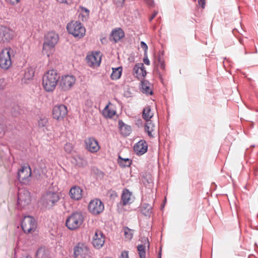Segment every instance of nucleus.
Masks as SVG:
<instances>
[{"label": "nucleus", "mask_w": 258, "mask_h": 258, "mask_svg": "<svg viewBox=\"0 0 258 258\" xmlns=\"http://www.w3.org/2000/svg\"><path fill=\"white\" fill-rule=\"evenodd\" d=\"M67 29L70 34L78 38H81L85 35L86 29L79 21H72L69 23Z\"/></svg>", "instance_id": "4"}, {"label": "nucleus", "mask_w": 258, "mask_h": 258, "mask_svg": "<svg viewBox=\"0 0 258 258\" xmlns=\"http://www.w3.org/2000/svg\"><path fill=\"white\" fill-rule=\"evenodd\" d=\"M84 220L82 213L76 212L72 214L66 220V225L71 230H75L79 228Z\"/></svg>", "instance_id": "3"}, {"label": "nucleus", "mask_w": 258, "mask_h": 258, "mask_svg": "<svg viewBox=\"0 0 258 258\" xmlns=\"http://www.w3.org/2000/svg\"><path fill=\"white\" fill-rule=\"evenodd\" d=\"M73 145L71 143H66V145H64V151L67 153H69V154L71 153L72 152V151H73Z\"/></svg>", "instance_id": "37"}, {"label": "nucleus", "mask_w": 258, "mask_h": 258, "mask_svg": "<svg viewBox=\"0 0 258 258\" xmlns=\"http://www.w3.org/2000/svg\"><path fill=\"white\" fill-rule=\"evenodd\" d=\"M142 211L145 216H149L152 212V206L149 204H144L142 207Z\"/></svg>", "instance_id": "33"}, {"label": "nucleus", "mask_w": 258, "mask_h": 258, "mask_svg": "<svg viewBox=\"0 0 258 258\" xmlns=\"http://www.w3.org/2000/svg\"><path fill=\"white\" fill-rule=\"evenodd\" d=\"M101 60L100 52H95L91 54L87 55L86 61L88 65L91 67H98L100 65Z\"/></svg>", "instance_id": "14"}, {"label": "nucleus", "mask_w": 258, "mask_h": 258, "mask_svg": "<svg viewBox=\"0 0 258 258\" xmlns=\"http://www.w3.org/2000/svg\"><path fill=\"white\" fill-rule=\"evenodd\" d=\"M67 114V107L63 104L56 105L52 109L53 117L57 120H62Z\"/></svg>", "instance_id": "11"}, {"label": "nucleus", "mask_w": 258, "mask_h": 258, "mask_svg": "<svg viewBox=\"0 0 258 258\" xmlns=\"http://www.w3.org/2000/svg\"><path fill=\"white\" fill-rule=\"evenodd\" d=\"M90 251L87 246L83 243H78L74 248L76 258H88Z\"/></svg>", "instance_id": "13"}, {"label": "nucleus", "mask_w": 258, "mask_h": 258, "mask_svg": "<svg viewBox=\"0 0 258 258\" xmlns=\"http://www.w3.org/2000/svg\"><path fill=\"white\" fill-rule=\"evenodd\" d=\"M141 47L145 52L147 51L148 49V46L145 42L142 41L141 42Z\"/></svg>", "instance_id": "43"}, {"label": "nucleus", "mask_w": 258, "mask_h": 258, "mask_svg": "<svg viewBox=\"0 0 258 258\" xmlns=\"http://www.w3.org/2000/svg\"><path fill=\"white\" fill-rule=\"evenodd\" d=\"M154 113L152 112L150 106H147L144 107L143 110V118L146 120L148 121L153 116Z\"/></svg>", "instance_id": "28"}, {"label": "nucleus", "mask_w": 258, "mask_h": 258, "mask_svg": "<svg viewBox=\"0 0 258 258\" xmlns=\"http://www.w3.org/2000/svg\"><path fill=\"white\" fill-rule=\"evenodd\" d=\"M255 175H256V171H254Z\"/></svg>", "instance_id": "54"}, {"label": "nucleus", "mask_w": 258, "mask_h": 258, "mask_svg": "<svg viewBox=\"0 0 258 258\" xmlns=\"http://www.w3.org/2000/svg\"><path fill=\"white\" fill-rule=\"evenodd\" d=\"M59 79L56 70H49L43 77L42 85L47 92H51L54 90Z\"/></svg>", "instance_id": "2"}, {"label": "nucleus", "mask_w": 258, "mask_h": 258, "mask_svg": "<svg viewBox=\"0 0 258 258\" xmlns=\"http://www.w3.org/2000/svg\"><path fill=\"white\" fill-rule=\"evenodd\" d=\"M112 72L110 75V78L113 80L119 79L122 74V68L119 67L116 68H112Z\"/></svg>", "instance_id": "27"}, {"label": "nucleus", "mask_w": 258, "mask_h": 258, "mask_svg": "<svg viewBox=\"0 0 258 258\" xmlns=\"http://www.w3.org/2000/svg\"><path fill=\"white\" fill-rule=\"evenodd\" d=\"M105 239L103 233L101 231L97 230L95 232V235L93 237L92 244L96 248H100L103 245Z\"/></svg>", "instance_id": "17"}, {"label": "nucleus", "mask_w": 258, "mask_h": 258, "mask_svg": "<svg viewBox=\"0 0 258 258\" xmlns=\"http://www.w3.org/2000/svg\"><path fill=\"white\" fill-rule=\"evenodd\" d=\"M31 169L28 165L21 167L18 172V179L23 184H28L31 180Z\"/></svg>", "instance_id": "9"}, {"label": "nucleus", "mask_w": 258, "mask_h": 258, "mask_svg": "<svg viewBox=\"0 0 258 258\" xmlns=\"http://www.w3.org/2000/svg\"><path fill=\"white\" fill-rule=\"evenodd\" d=\"M75 83L76 78L74 76L67 75L61 77L59 85L62 90L68 91L74 86Z\"/></svg>", "instance_id": "10"}, {"label": "nucleus", "mask_w": 258, "mask_h": 258, "mask_svg": "<svg viewBox=\"0 0 258 258\" xmlns=\"http://www.w3.org/2000/svg\"><path fill=\"white\" fill-rule=\"evenodd\" d=\"M20 0H5V1L9 4L11 5H15L19 3Z\"/></svg>", "instance_id": "40"}, {"label": "nucleus", "mask_w": 258, "mask_h": 258, "mask_svg": "<svg viewBox=\"0 0 258 258\" xmlns=\"http://www.w3.org/2000/svg\"><path fill=\"white\" fill-rule=\"evenodd\" d=\"M118 127L120 134L123 136H129L131 133V126L124 123L121 120L118 121Z\"/></svg>", "instance_id": "20"}, {"label": "nucleus", "mask_w": 258, "mask_h": 258, "mask_svg": "<svg viewBox=\"0 0 258 258\" xmlns=\"http://www.w3.org/2000/svg\"><path fill=\"white\" fill-rule=\"evenodd\" d=\"M132 194L128 189H125L123 190L121 195V201L122 205L125 206L131 204L132 202Z\"/></svg>", "instance_id": "22"}, {"label": "nucleus", "mask_w": 258, "mask_h": 258, "mask_svg": "<svg viewBox=\"0 0 258 258\" xmlns=\"http://www.w3.org/2000/svg\"><path fill=\"white\" fill-rule=\"evenodd\" d=\"M59 194L55 192L48 191L41 199L42 205L47 208L53 207L59 200Z\"/></svg>", "instance_id": "7"}, {"label": "nucleus", "mask_w": 258, "mask_h": 258, "mask_svg": "<svg viewBox=\"0 0 258 258\" xmlns=\"http://www.w3.org/2000/svg\"><path fill=\"white\" fill-rule=\"evenodd\" d=\"M83 190L79 186H74L71 188L69 191L70 198L75 201H79L83 198Z\"/></svg>", "instance_id": "18"}, {"label": "nucleus", "mask_w": 258, "mask_h": 258, "mask_svg": "<svg viewBox=\"0 0 258 258\" xmlns=\"http://www.w3.org/2000/svg\"><path fill=\"white\" fill-rule=\"evenodd\" d=\"M119 258H129L128 251L124 250L121 252V255Z\"/></svg>", "instance_id": "41"}, {"label": "nucleus", "mask_w": 258, "mask_h": 258, "mask_svg": "<svg viewBox=\"0 0 258 258\" xmlns=\"http://www.w3.org/2000/svg\"><path fill=\"white\" fill-rule=\"evenodd\" d=\"M124 36V32L121 28L113 30L111 34V37L115 42L119 41Z\"/></svg>", "instance_id": "21"}, {"label": "nucleus", "mask_w": 258, "mask_h": 258, "mask_svg": "<svg viewBox=\"0 0 258 258\" xmlns=\"http://www.w3.org/2000/svg\"><path fill=\"white\" fill-rule=\"evenodd\" d=\"M150 84L147 81L142 82V91L148 95H152L153 93Z\"/></svg>", "instance_id": "29"}, {"label": "nucleus", "mask_w": 258, "mask_h": 258, "mask_svg": "<svg viewBox=\"0 0 258 258\" xmlns=\"http://www.w3.org/2000/svg\"><path fill=\"white\" fill-rule=\"evenodd\" d=\"M14 258H15V256H14Z\"/></svg>", "instance_id": "55"}, {"label": "nucleus", "mask_w": 258, "mask_h": 258, "mask_svg": "<svg viewBox=\"0 0 258 258\" xmlns=\"http://www.w3.org/2000/svg\"><path fill=\"white\" fill-rule=\"evenodd\" d=\"M85 16H86L85 14L80 13V14L79 15V18L80 19H81L83 21H86L87 20L89 16H86L85 17Z\"/></svg>", "instance_id": "42"}, {"label": "nucleus", "mask_w": 258, "mask_h": 258, "mask_svg": "<svg viewBox=\"0 0 258 258\" xmlns=\"http://www.w3.org/2000/svg\"><path fill=\"white\" fill-rule=\"evenodd\" d=\"M157 67L160 68L162 70L165 69V64L163 58L160 56L158 58Z\"/></svg>", "instance_id": "35"}, {"label": "nucleus", "mask_w": 258, "mask_h": 258, "mask_svg": "<svg viewBox=\"0 0 258 258\" xmlns=\"http://www.w3.org/2000/svg\"><path fill=\"white\" fill-rule=\"evenodd\" d=\"M143 61H144V63H145L147 65L150 64V60L147 57H145L144 58Z\"/></svg>", "instance_id": "48"}, {"label": "nucleus", "mask_w": 258, "mask_h": 258, "mask_svg": "<svg viewBox=\"0 0 258 258\" xmlns=\"http://www.w3.org/2000/svg\"><path fill=\"white\" fill-rule=\"evenodd\" d=\"M158 12H154L152 16L150 18L149 20L151 22L157 15Z\"/></svg>", "instance_id": "49"}, {"label": "nucleus", "mask_w": 258, "mask_h": 258, "mask_svg": "<svg viewBox=\"0 0 258 258\" xmlns=\"http://www.w3.org/2000/svg\"><path fill=\"white\" fill-rule=\"evenodd\" d=\"M134 149L136 154L142 155L147 151V144L145 141L141 140L135 144Z\"/></svg>", "instance_id": "19"}, {"label": "nucleus", "mask_w": 258, "mask_h": 258, "mask_svg": "<svg viewBox=\"0 0 258 258\" xmlns=\"http://www.w3.org/2000/svg\"><path fill=\"white\" fill-rule=\"evenodd\" d=\"M125 0H114V4L118 7H122Z\"/></svg>", "instance_id": "38"}, {"label": "nucleus", "mask_w": 258, "mask_h": 258, "mask_svg": "<svg viewBox=\"0 0 258 258\" xmlns=\"http://www.w3.org/2000/svg\"><path fill=\"white\" fill-rule=\"evenodd\" d=\"M104 209V204L99 199L91 200L88 205L89 211L94 215H98L101 213Z\"/></svg>", "instance_id": "12"}, {"label": "nucleus", "mask_w": 258, "mask_h": 258, "mask_svg": "<svg viewBox=\"0 0 258 258\" xmlns=\"http://www.w3.org/2000/svg\"><path fill=\"white\" fill-rule=\"evenodd\" d=\"M198 3L201 7L204 9L205 6V0H198Z\"/></svg>", "instance_id": "45"}, {"label": "nucleus", "mask_w": 258, "mask_h": 258, "mask_svg": "<svg viewBox=\"0 0 258 258\" xmlns=\"http://www.w3.org/2000/svg\"><path fill=\"white\" fill-rule=\"evenodd\" d=\"M122 230L124 233L125 238L127 240H131L133 238L134 231L127 227H124Z\"/></svg>", "instance_id": "31"}, {"label": "nucleus", "mask_w": 258, "mask_h": 258, "mask_svg": "<svg viewBox=\"0 0 258 258\" xmlns=\"http://www.w3.org/2000/svg\"><path fill=\"white\" fill-rule=\"evenodd\" d=\"M48 122V119L47 118L44 117L43 118H40L38 120V125L40 127H43L46 125V123Z\"/></svg>", "instance_id": "36"}, {"label": "nucleus", "mask_w": 258, "mask_h": 258, "mask_svg": "<svg viewBox=\"0 0 258 258\" xmlns=\"http://www.w3.org/2000/svg\"><path fill=\"white\" fill-rule=\"evenodd\" d=\"M158 258H161V252H160L159 253Z\"/></svg>", "instance_id": "53"}, {"label": "nucleus", "mask_w": 258, "mask_h": 258, "mask_svg": "<svg viewBox=\"0 0 258 258\" xmlns=\"http://www.w3.org/2000/svg\"><path fill=\"white\" fill-rule=\"evenodd\" d=\"M85 142L86 149L91 153H96L100 149L98 141L94 138H88L86 139Z\"/></svg>", "instance_id": "16"}, {"label": "nucleus", "mask_w": 258, "mask_h": 258, "mask_svg": "<svg viewBox=\"0 0 258 258\" xmlns=\"http://www.w3.org/2000/svg\"><path fill=\"white\" fill-rule=\"evenodd\" d=\"M5 86V84L4 79L0 78V90L3 89Z\"/></svg>", "instance_id": "44"}, {"label": "nucleus", "mask_w": 258, "mask_h": 258, "mask_svg": "<svg viewBox=\"0 0 258 258\" xmlns=\"http://www.w3.org/2000/svg\"><path fill=\"white\" fill-rule=\"evenodd\" d=\"M146 121L147 122L145 125V130L148 133L149 137H153L154 136L152 133L155 131V125L150 120H148Z\"/></svg>", "instance_id": "26"}, {"label": "nucleus", "mask_w": 258, "mask_h": 258, "mask_svg": "<svg viewBox=\"0 0 258 258\" xmlns=\"http://www.w3.org/2000/svg\"><path fill=\"white\" fill-rule=\"evenodd\" d=\"M4 126L3 124H0V135L4 132Z\"/></svg>", "instance_id": "51"}, {"label": "nucleus", "mask_w": 258, "mask_h": 258, "mask_svg": "<svg viewBox=\"0 0 258 258\" xmlns=\"http://www.w3.org/2000/svg\"><path fill=\"white\" fill-rule=\"evenodd\" d=\"M13 55V51L11 48L3 49L0 53V67L5 70L10 68L12 65L11 57Z\"/></svg>", "instance_id": "5"}, {"label": "nucleus", "mask_w": 258, "mask_h": 258, "mask_svg": "<svg viewBox=\"0 0 258 258\" xmlns=\"http://www.w3.org/2000/svg\"><path fill=\"white\" fill-rule=\"evenodd\" d=\"M144 1L150 7H153L154 5V2L153 0H144Z\"/></svg>", "instance_id": "46"}, {"label": "nucleus", "mask_w": 258, "mask_h": 258, "mask_svg": "<svg viewBox=\"0 0 258 258\" xmlns=\"http://www.w3.org/2000/svg\"><path fill=\"white\" fill-rule=\"evenodd\" d=\"M89 10L85 8V7H82L81 8V13H83V14H85L86 16H85L86 17V16H89Z\"/></svg>", "instance_id": "39"}, {"label": "nucleus", "mask_w": 258, "mask_h": 258, "mask_svg": "<svg viewBox=\"0 0 258 258\" xmlns=\"http://www.w3.org/2000/svg\"><path fill=\"white\" fill-rule=\"evenodd\" d=\"M59 40V35L54 31H50L44 36L42 52L48 57L51 55Z\"/></svg>", "instance_id": "1"}, {"label": "nucleus", "mask_w": 258, "mask_h": 258, "mask_svg": "<svg viewBox=\"0 0 258 258\" xmlns=\"http://www.w3.org/2000/svg\"><path fill=\"white\" fill-rule=\"evenodd\" d=\"M71 0H57V1L60 3L68 4L70 3Z\"/></svg>", "instance_id": "50"}, {"label": "nucleus", "mask_w": 258, "mask_h": 258, "mask_svg": "<svg viewBox=\"0 0 258 258\" xmlns=\"http://www.w3.org/2000/svg\"><path fill=\"white\" fill-rule=\"evenodd\" d=\"M34 75V69L32 67L27 68L25 70L24 77L22 79L23 82L27 83L28 81L32 79Z\"/></svg>", "instance_id": "23"}, {"label": "nucleus", "mask_w": 258, "mask_h": 258, "mask_svg": "<svg viewBox=\"0 0 258 258\" xmlns=\"http://www.w3.org/2000/svg\"><path fill=\"white\" fill-rule=\"evenodd\" d=\"M14 36V32L6 26L0 27V39L4 43L12 40Z\"/></svg>", "instance_id": "15"}, {"label": "nucleus", "mask_w": 258, "mask_h": 258, "mask_svg": "<svg viewBox=\"0 0 258 258\" xmlns=\"http://www.w3.org/2000/svg\"><path fill=\"white\" fill-rule=\"evenodd\" d=\"M134 72L138 76L144 77L146 75V72L143 63L136 64L134 68Z\"/></svg>", "instance_id": "24"}, {"label": "nucleus", "mask_w": 258, "mask_h": 258, "mask_svg": "<svg viewBox=\"0 0 258 258\" xmlns=\"http://www.w3.org/2000/svg\"><path fill=\"white\" fill-rule=\"evenodd\" d=\"M37 222L35 219L30 216H25L21 222V227L26 233H30L35 231Z\"/></svg>", "instance_id": "8"}, {"label": "nucleus", "mask_w": 258, "mask_h": 258, "mask_svg": "<svg viewBox=\"0 0 258 258\" xmlns=\"http://www.w3.org/2000/svg\"><path fill=\"white\" fill-rule=\"evenodd\" d=\"M115 114L114 110H111L109 108L108 105H106L103 110V114L104 116L111 118Z\"/></svg>", "instance_id": "32"}, {"label": "nucleus", "mask_w": 258, "mask_h": 258, "mask_svg": "<svg viewBox=\"0 0 258 258\" xmlns=\"http://www.w3.org/2000/svg\"><path fill=\"white\" fill-rule=\"evenodd\" d=\"M138 251L140 258H146L145 252V246L143 244L138 245Z\"/></svg>", "instance_id": "34"}, {"label": "nucleus", "mask_w": 258, "mask_h": 258, "mask_svg": "<svg viewBox=\"0 0 258 258\" xmlns=\"http://www.w3.org/2000/svg\"><path fill=\"white\" fill-rule=\"evenodd\" d=\"M118 163L121 167H128L132 164V161L129 158H123L119 156Z\"/></svg>", "instance_id": "30"}, {"label": "nucleus", "mask_w": 258, "mask_h": 258, "mask_svg": "<svg viewBox=\"0 0 258 258\" xmlns=\"http://www.w3.org/2000/svg\"><path fill=\"white\" fill-rule=\"evenodd\" d=\"M36 258H49V251L45 247L38 248L36 254Z\"/></svg>", "instance_id": "25"}, {"label": "nucleus", "mask_w": 258, "mask_h": 258, "mask_svg": "<svg viewBox=\"0 0 258 258\" xmlns=\"http://www.w3.org/2000/svg\"><path fill=\"white\" fill-rule=\"evenodd\" d=\"M31 202L30 192L26 189H19L18 192L17 207L19 209H25Z\"/></svg>", "instance_id": "6"}, {"label": "nucleus", "mask_w": 258, "mask_h": 258, "mask_svg": "<svg viewBox=\"0 0 258 258\" xmlns=\"http://www.w3.org/2000/svg\"><path fill=\"white\" fill-rule=\"evenodd\" d=\"M21 258H32V257L27 254H24V255H23L21 257Z\"/></svg>", "instance_id": "52"}, {"label": "nucleus", "mask_w": 258, "mask_h": 258, "mask_svg": "<svg viewBox=\"0 0 258 258\" xmlns=\"http://www.w3.org/2000/svg\"><path fill=\"white\" fill-rule=\"evenodd\" d=\"M136 124L139 126H141L143 125L142 120L141 119H138L136 120Z\"/></svg>", "instance_id": "47"}]
</instances>
